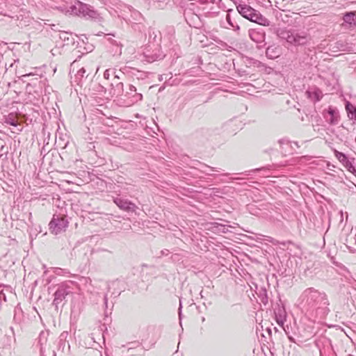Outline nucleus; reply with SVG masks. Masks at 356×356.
I'll list each match as a JSON object with an SVG mask.
<instances>
[{
    "instance_id": "f257e3e1",
    "label": "nucleus",
    "mask_w": 356,
    "mask_h": 356,
    "mask_svg": "<svg viewBox=\"0 0 356 356\" xmlns=\"http://www.w3.org/2000/svg\"><path fill=\"white\" fill-rule=\"evenodd\" d=\"M302 303L312 310H315L321 318L325 317L330 312V302L327 294L314 288H308L301 296Z\"/></svg>"
},
{
    "instance_id": "f03ea898",
    "label": "nucleus",
    "mask_w": 356,
    "mask_h": 356,
    "mask_svg": "<svg viewBox=\"0 0 356 356\" xmlns=\"http://www.w3.org/2000/svg\"><path fill=\"white\" fill-rule=\"evenodd\" d=\"M277 35L285 40L288 43L295 45H305L310 40V36L306 31L298 32L295 30H286L278 29L276 31Z\"/></svg>"
},
{
    "instance_id": "7ed1b4c3",
    "label": "nucleus",
    "mask_w": 356,
    "mask_h": 356,
    "mask_svg": "<svg viewBox=\"0 0 356 356\" xmlns=\"http://www.w3.org/2000/svg\"><path fill=\"white\" fill-rule=\"evenodd\" d=\"M236 8L238 13L244 18L262 26H269V20L250 6L239 4Z\"/></svg>"
},
{
    "instance_id": "20e7f679",
    "label": "nucleus",
    "mask_w": 356,
    "mask_h": 356,
    "mask_svg": "<svg viewBox=\"0 0 356 356\" xmlns=\"http://www.w3.org/2000/svg\"><path fill=\"white\" fill-rule=\"evenodd\" d=\"M68 224L69 222L64 216L54 215L49 226L51 232L57 235L65 232Z\"/></svg>"
},
{
    "instance_id": "39448f33",
    "label": "nucleus",
    "mask_w": 356,
    "mask_h": 356,
    "mask_svg": "<svg viewBox=\"0 0 356 356\" xmlns=\"http://www.w3.org/2000/svg\"><path fill=\"white\" fill-rule=\"evenodd\" d=\"M71 12L79 16H83L88 18H95L97 13L90 9V6L86 3L77 1L75 5L70 7Z\"/></svg>"
},
{
    "instance_id": "423d86ee",
    "label": "nucleus",
    "mask_w": 356,
    "mask_h": 356,
    "mask_svg": "<svg viewBox=\"0 0 356 356\" xmlns=\"http://www.w3.org/2000/svg\"><path fill=\"white\" fill-rule=\"evenodd\" d=\"M113 202L120 209L125 211L135 212L138 209L134 203L121 197H115Z\"/></svg>"
},
{
    "instance_id": "0eeeda50",
    "label": "nucleus",
    "mask_w": 356,
    "mask_h": 356,
    "mask_svg": "<svg viewBox=\"0 0 356 356\" xmlns=\"http://www.w3.org/2000/svg\"><path fill=\"white\" fill-rule=\"evenodd\" d=\"M70 287H67L65 285H60L56 291L54 293V299L53 301V305H55L56 307H58V305L65 300L66 296L70 293Z\"/></svg>"
},
{
    "instance_id": "6e6552de",
    "label": "nucleus",
    "mask_w": 356,
    "mask_h": 356,
    "mask_svg": "<svg viewBox=\"0 0 356 356\" xmlns=\"http://www.w3.org/2000/svg\"><path fill=\"white\" fill-rule=\"evenodd\" d=\"M110 94L112 97H119L124 94V84L119 81V77L115 76L111 83Z\"/></svg>"
},
{
    "instance_id": "1a4fd4ad",
    "label": "nucleus",
    "mask_w": 356,
    "mask_h": 356,
    "mask_svg": "<svg viewBox=\"0 0 356 356\" xmlns=\"http://www.w3.org/2000/svg\"><path fill=\"white\" fill-rule=\"evenodd\" d=\"M136 88L134 85H129L128 90L125 92V97L131 98L132 103L141 101L143 99V95L140 92H136Z\"/></svg>"
},
{
    "instance_id": "9d476101",
    "label": "nucleus",
    "mask_w": 356,
    "mask_h": 356,
    "mask_svg": "<svg viewBox=\"0 0 356 356\" xmlns=\"http://www.w3.org/2000/svg\"><path fill=\"white\" fill-rule=\"evenodd\" d=\"M306 95L309 99L314 102L320 101L323 97V93L321 90L316 87L309 88L306 91Z\"/></svg>"
},
{
    "instance_id": "9b49d317",
    "label": "nucleus",
    "mask_w": 356,
    "mask_h": 356,
    "mask_svg": "<svg viewBox=\"0 0 356 356\" xmlns=\"http://www.w3.org/2000/svg\"><path fill=\"white\" fill-rule=\"evenodd\" d=\"M250 39L257 44H262L265 40V33L256 29L249 31Z\"/></svg>"
},
{
    "instance_id": "f8f14e48",
    "label": "nucleus",
    "mask_w": 356,
    "mask_h": 356,
    "mask_svg": "<svg viewBox=\"0 0 356 356\" xmlns=\"http://www.w3.org/2000/svg\"><path fill=\"white\" fill-rule=\"evenodd\" d=\"M324 118L330 124H337L339 121V118L336 111L331 107H329L327 115L324 114Z\"/></svg>"
},
{
    "instance_id": "ddd939ff",
    "label": "nucleus",
    "mask_w": 356,
    "mask_h": 356,
    "mask_svg": "<svg viewBox=\"0 0 356 356\" xmlns=\"http://www.w3.org/2000/svg\"><path fill=\"white\" fill-rule=\"evenodd\" d=\"M266 56L270 59H275L280 55V48L278 45H270L266 51Z\"/></svg>"
},
{
    "instance_id": "4468645a",
    "label": "nucleus",
    "mask_w": 356,
    "mask_h": 356,
    "mask_svg": "<svg viewBox=\"0 0 356 356\" xmlns=\"http://www.w3.org/2000/svg\"><path fill=\"white\" fill-rule=\"evenodd\" d=\"M58 351L63 354H69L70 352V345L65 339H60L58 344Z\"/></svg>"
},
{
    "instance_id": "2eb2a0df",
    "label": "nucleus",
    "mask_w": 356,
    "mask_h": 356,
    "mask_svg": "<svg viewBox=\"0 0 356 356\" xmlns=\"http://www.w3.org/2000/svg\"><path fill=\"white\" fill-rule=\"evenodd\" d=\"M346 110L350 119L356 120V106L349 102H346Z\"/></svg>"
},
{
    "instance_id": "dca6fc26",
    "label": "nucleus",
    "mask_w": 356,
    "mask_h": 356,
    "mask_svg": "<svg viewBox=\"0 0 356 356\" xmlns=\"http://www.w3.org/2000/svg\"><path fill=\"white\" fill-rule=\"evenodd\" d=\"M343 20L350 25H356V12L346 13L343 16Z\"/></svg>"
},
{
    "instance_id": "f3484780",
    "label": "nucleus",
    "mask_w": 356,
    "mask_h": 356,
    "mask_svg": "<svg viewBox=\"0 0 356 356\" xmlns=\"http://www.w3.org/2000/svg\"><path fill=\"white\" fill-rule=\"evenodd\" d=\"M5 122L13 127H17L18 124L17 120L15 114L10 113L6 117Z\"/></svg>"
},
{
    "instance_id": "a211bd4d",
    "label": "nucleus",
    "mask_w": 356,
    "mask_h": 356,
    "mask_svg": "<svg viewBox=\"0 0 356 356\" xmlns=\"http://www.w3.org/2000/svg\"><path fill=\"white\" fill-rule=\"evenodd\" d=\"M344 167L352 173L356 172V169L355 166L353 165L352 161H350L348 159L343 163Z\"/></svg>"
},
{
    "instance_id": "6ab92c4d",
    "label": "nucleus",
    "mask_w": 356,
    "mask_h": 356,
    "mask_svg": "<svg viewBox=\"0 0 356 356\" xmlns=\"http://www.w3.org/2000/svg\"><path fill=\"white\" fill-rule=\"evenodd\" d=\"M334 154L338 160L342 163V164L348 159V157L342 152L335 150Z\"/></svg>"
},
{
    "instance_id": "aec40b11",
    "label": "nucleus",
    "mask_w": 356,
    "mask_h": 356,
    "mask_svg": "<svg viewBox=\"0 0 356 356\" xmlns=\"http://www.w3.org/2000/svg\"><path fill=\"white\" fill-rule=\"evenodd\" d=\"M92 70H90L88 68H86L85 67H81L80 70L77 72V76H79L81 77H83L85 74L88 72L86 77L92 72Z\"/></svg>"
},
{
    "instance_id": "412c9836",
    "label": "nucleus",
    "mask_w": 356,
    "mask_h": 356,
    "mask_svg": "<svg viewBox=\"0 0 356 356\" xmlns=\"http://www.w3.org/2000/svg\"><path fill=\"white\" fill-rule=\"evenodd\" d=\"M232 11V10H229L227 11V15H226V20L229 25L232 27H235V23L232 21L230 13Z\"/></svg>"
},
{
    "instance_id": "4be33fe9",
    "label": "nucleus",
    "mask_w": 356,
    "mask_h": 356,
    "mask_svg": "<svg viewBox=\"0 0 356 356\" xmlns=\"http://www.w3.org/2000/svg\"><path fill=\"white\" fill-rule=\"evenodd\" d=\"M54 273L58 275H64L65 273H69V272H67L66 270L65 269H62V268H55L54 270Z\"/></svg>"
},
{
    "instance_id": "5701e85b",
    "label": "nucleus",
    "mask_w": 356,
    "mask_h": 356,
    "mask_svg": "<svg viewBox=\"0 0 356 356\" xmlns=\"http://www.w3.org/2000/svg\"><path fill=\"white\" fill-rule=\"evenodd\" d=\"M97 90L98 92H105V91H106V90H105V88H104V86H101V85H99V84L97 86Z\"/></svg>"
},
{
    "instance_id": "b1692460",
    "label": "nucleus",
    "mask_w": 356,
    "mask_h": 356,
    "mask_svg": "<svg viewBox=\"0 0 356 356\" xmlns=\"http://www.w3.org/2000/svg\"><path fill=\"white\" fill-rule=\"evenodd\" d=\"M109 76H110L109 70H106L104 72V79H108Z\"/></svg>"
},
{
    "instance_id": "393cba45",
    "label": "nucleus",
    "mask_w": 356,
    "mask_h": 356,
    "mask_svg": "<svg viewBox=\"0 0 356 356\" xmlns=\"http://www.w3.org/2000/svg\"><path fill=\"white\" fill-rule=\"evenodd\" d=\"M104 304H105L106 307H108V297H107L106 294L104 296Z\"/></svg>"
},
{
    "instance_id": "a878e982",
    "label": "nucleus",
    "mask_w": 356,
    "mask_h": 356,
    "mask_svg": "<svg viewBox=\"0 0 356 356\" xmlns=\"http://www.w3.org/2000/svg\"><path fill=\"white\" fill-rule=\"evenodd\" d=\"M0 146H1V150H2L4 147V143L1 139H0Z\"/></svg>"
},
{
    "instance_id": "bb28decb",
    "label": "nucleus",
    "mask_w": 356,
    "mask_h": 356,
    "mask_svg": "<svg viewBox=\"0 0 356 356\" xmlns=\"http://www.w3.org/2000/svg\"><path fill=\"white\" fill-rule=\"evenodd\" d=\"M234 30H239L240 26L237 24L235 23V27H232Z\"/></svg>"
},
{
    "instance_id": "cd10ccee",
    "label": "nucleus",
    "mask_w": 356,
    "mask_h": 356,
    "mask_svg": "<svg viewBox=\"0 0 356 356\" xmlns=\"http://www.w3.org/2000/svg\"><path fill=\"white\" fill-rule=\"evenodd\" d=\"M278 143L280 144V145H282L285 143V140L284 139H280L278 140Z\"/></svg>"
},
{
    "instance_id": "c85d7f7f",
    "label": "nucleus",
    "mask_w": 356,
    "mask_h": 356,
    "mask_svg": "<svg viewBox=\"0 0 356 356\" xmlns=\"http://www.w3.org/2000/svg\"><path fill=\"white\" fill-rule=\"evenodd\" d=\"M277 323H278V324H280H280H283V321H282V319H279V318H277Z\"/></svg>"
},
{
    "instance_id": "c756f323",
    "label": "nucleus",
    "mask_w": 356,
    "mask_h": 356,
    "mask_svg": "<svg viewBox=\"0 0 356 356\" xmlns=\"http://www.w3.org/2000/svg\"><path fill=\"white\" fill-rule=\"evenodd\" d=\"M181 304L180 303L179 304V318L181 317Z\"/></svg>"
},
{
    "instance_id": "7c9ffc66",
    "label": "nucleus",
    "mask_w": 356,
    "mask_h": 356,
    "mask_svg": "<svg viewBox=\"0 0 356 356\" xmlns=\"http://www.w3.org/2000/svg\"><path fill=\"white\" fill-rule=\"evenodd\" d=\"M205 168H209V169H210V170H212V171H213V170H214V168H211V167H209V166H207V165H206V166H205Z\"/></svg>"
},
{
    "instance_id": "2f4dec72",
    "label": "nucleus",
    "mask_w": 356,
    "mask_h": 356,
    "mask_svg": "<svg viewBox=\"0 0 356 356\" xmlns=\"http://www.w3.org/2000/svg\"><path fill=\"white\" fill-rule=\"evenodd\" d=\"M53 356H56V353H55V352H54V355H53Z\"/></svg>"
},
{
    "instance_id": "473e14b6",
    "label": "nucleus",
    "mask_w": 356,
    "mask_h": 356,
    "mask_svg": "<svg viewBox=\"0 0 356 356\" xmlns=\"http://www.w3.org/2000/svg\"><path fill=\"white\" fill-rule=\"evenodd\" d=\"M355 241H356V237H355Z\"/></svg>"
}]
</instances>
